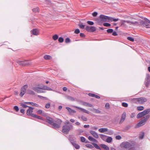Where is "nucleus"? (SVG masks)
<instances>
[{"label":"nucleus","mask_w":150,"mask_h":150,"mask_svg":"<svg viewBox=\"0 0 150 150\" xmlns=\"http://www.w3.org/2000/svg\"><path fill=\"white\" fill-rule=\"evenodd\" d=\"M46 121L50 125L53 126V128L54 129L58 128L60 127L61 125L62 121L60 119H57L55 120L52 118L50 117H47Z\"/></svg>","instance_id":"f257e3e1"},{"label":"nucleus","mask_w":150,"mask_h":150,"mask_svg":"<svg viewBox=\"0 0 150 150\" xmlns=\"http://www.w3.org/2000/svg\"><path fill=\"white\" fill-rule=\"evenodd\" d=\"M88 139L91 141L94 142H92L91 143L94 146V147L96 149L101 150V148L100 147L103 149L105 150H110L109 147L105 144H100V146H98L97 143L98 141L95 138H93V137L91 136H89L88 137Z\"/></svg>","instance_id":"f03ea898"},{"label":"nucleus","mask_w":150,"mask_h":150,"mask_svg":"<svg viewBox=\"0 0 150 150\" xmlns=\"http://www.w3.org/2000/svg\"><path fill=\"white\" fill-rule=\"evenodd\" d=\"M147 101V99L145 97H141L132 99V101L137 103L143 104Z\"/></svg>","instance_id":"7ed1b4c3"},{"label":"nucleus","mask_w":150,"mask_h":150,"mask_svg":"<svg viewBox=\"0 0 150 150\" xmlns=\"http://www.w3.org/2000/svg\"><path fill=\"white\" fill-rule=\"evenodd\" d=\"M120 146L122 150H131V144L127 142H122Z\"/></svg>","instance_id":"20e7f679"},{"label":"nucleus","mask_w":150,"mask_h":150,"mask_svg":"<svg viewBox=\"0 0 150 150\" xmlns=\"http://www.w3.org/2000/svg\"><path fill=\"white\" fill-rule=\"evenodd\" d=\"M73 128V126L71 125H64L62 127V132L65 134H68L69 131Z\"/></svg>","instance_id":"39448f33"},{"label":"nucleus","mask_w":150,"mask_h":150,"mask_svg":"<svg viewBox=\"0 0 150 150\" xmlns=\"http://www.w3.org/2000/svg\"><path fill=\"white\" fill-rule=\"evenodd\" d=\"M149 117L150 115H146L144 117V119L137 124L136 127L138 128L139 127L144 125Z\"/></svg>","instance_id":"423d86ee"},{"label":"nucleus","mask_w":150,"mask_h":150,"mask_svg":"<svg viewBox=\"0 0 150 150\" xmlns=\"http://www.w3.org/2000/svg\"><path fill=\"white\" fill-rule=\"evenodd\" d=\"M150 112V108L147 109L140 113H138L137 116V118H139L145 115Z\"/></svg>","instance_id":"0eeeda50"},{"label":"nucleus","mask_w":150,"mask_h":150,"mask_svg":"<svg viewBox=\"0 0 150 150\" xmlns=\"http://www.w3.org/2000/svg\"><path fill=\"white\" fill-rule=\"evenodd\" d=\"M144 19L145 21H142L141 23L146 28H150V25L149 24H150V21L146 18H144Z\"/></svg>","instance_id":"6e6552de"},{"label":"nucleus","mask_w":150,"mask_h":150,"mask_svg":"<svg viewBox=\"0 0 150 150\" xmlns=\"http://www.w3.org/2000/svg\"><path fill=\"white\" fill-rule=\"evenodd\" d=\"M43 86L40 87H33L32 88L33 90L38 93H44L45 91H43Z\"/></svg>","instance_id":"1a4fd4ad"},{"label":"nucleus","mask_w":150,"mask_h":150,"mask_svg":"<svg viewBox=\"0 0 150 150\" xmlns=\"http://www.w3.org/2000/svg\"><path fill=\"white\" fill-rule=\"evenodd\" d=\"M86 30L88 32H93L96 30V28L93 26H87L85 28Z\"/></svg>","instance_id":"9d476101"},{"label":"nucleus","mask_w":150,"mask_h":150,"mask_svg":"<svg viewBox=\"0 0 150 150\" xmlns=\"http://www.w3.org/2000/svg\"><path fill=\"white\" fill-rule=\"evenodd\" d=\"M29 108L27 110L26 112L27 115L28 116H31L32 117H33V115H34V114L32 113V112H33V110L34 109V108L30 106L28 108Z\"/></svg>","instance_id":"9b49d317"},{"label":"nucleus","mask_w":150,"mask_h":150,"mask_svg":"<svg viewBox=\"0 0 150 150\" xmlns=\"http://www.w3.org/2000/svg\"><path fill=\"white\" fill-rule=\"evenodd\" d=\"M18 63L20 65L22 66L28 65L30 64V63L27 61H19L18 62Z\"/></svg>","instance_id":"f8f14e48"},{"label":"nucleus","mask_w":150,"mask_h":150,"mask_svg":"<svg viewBox=\"0 0 150 150\" xmlns=\"http://www.w3.org/2000/svg\"><path fill=\"white\" fill-rule=\"evenodd\" d=\"M108 17V16L103 14L100 15L99 16V18L101 19V20L103 22L107 21Z\"/></svg>","instance_id":"ddd939ff"},{"label":"nucleus","mask_w":150,"mask_h":150,"mask_svg":"<svg viewBox=\"0 0 150 150\" xmlns=\"http://www.w3.org/2000/svg\"><path fill=\"white\" fill-rule=\"evenodd\" d=\"M140 40V38L137 36H134L132 37V42L135 41V43L138 42Z\"/></svg>","instance_id":"4468645a"},{"label":"nucleus","mask_w":150,"mask_h":150,"mask_svg":"<svg viewBox=\"0 0 150 150\" xmlns=\"http://www.w3.org/2000/svg\"><path fill=\"white\" fill-rule=\"evenodd\" d=\"M31 32L33 35H38L39 33L38 30L36 28L33 29L31 30Z\"/></svg>","instance_id":"2eb2a0df"},{"label":"nucleus","mask_w":150,"mask_h":150,"mask_svg":"<svg viewBox=\"0 0 150 150\" xmlns=\"http://www.w3.org/2000/svg\"><path fill=\"white\" fill-rule=\"evenodd\" d=\"M138 17V16H137L136 17L133 16H132V24H134L135 25L138 24V22L136 21H134L133 20V19L134 20H137V18Z\"/></svg>","instance_id":"dca6fc26"},{"label":"nucleus","mask_w":150,"mask_h":150,"mask_svg":"<svg viewBox=\"0 0 150 150\" xmlns=\"http://www.w3.org/2000/svg\"><path fill=\"white\" fill-rule=\"evenodd\" d=\"M90 132L94 137L96 138H98L99 136L97 133L95 131L91 130L90 131Z\"/></svg>","instance_id":"f3484780"},{"label":"nucleus","mask_w":150,"mask_h":150,"mask_svg":"<svg viewBox=\"0 0 150 150\" xmlns=\"http://www.w3.org/2000/svg\"><path fill=\"white\" fill-rule=\"evenodd\" d=\"M76 108H77V109H79V110H81V111H82V112H84V113H87L88 114H89L90 112L86 110L84 108H80V107H77V106H76Z\"/></svg>","instance_id":"a211bd4d"},{"label":"nucleus","mask_w":150,"mask_h":150,"mask_svg":"<svg viewBox=\"0 0 150 150\" xmlns=\"http://www.w3.org/2000/svg\"><path fill=\"white\" fill-rule=\"evenodd\" d=\"M150 84V80L149 79H147V77H146L144 81V84L146 86L148 87L149 86Z\"/></svg>","instance_id":"6ab92c4d"},{"label":"nucleus","mask_w":150,"mask_h":150,"mask_svg":"<svg viewBox=\"0 0 150 150\" xmlns=\"http://www.w3.org/2000/svg\"><path fill=\"white\" fill-rule=\"evenodd\" d=\"M66 109L68 110V111L69 112V113L71 114L72 113H75L76 112V111L74 110H72L71 108L67 107H66Z\"/></svg>","instance_id":"aec40b11"},{"label":"nucleus","mask_w":150,"mask_h":150,"mask_svg":"<svg viewBox=\"0 0 150 150\" xmlns=\"http://www.w3.org/2000/svg\"><path fill=\"white\" fill-rule=\"evenodd\" d=\"M28 87V86L27 85H25L23 86L21 89V91L24 93H25L26 91V89Z\"/></svg>","instance_id":"412c9836"},{"label":"nucleus","mask_w":150,"mask_h":150,"mask_svg":"<svg viewBox=\"0 0 150 150\" xmlns=\"http://www.w3.org/2000/svg\"><path fill=\"white\" fill-rule=\"evenodd\" d=\"M108 129L106 128H102L98 129L99 132L101 133H103L108 131Z\"/></svg>","instance_id":"4be33fe9"},{"label":"nucleus","mask_w":150,"mask_h":150,"mask_svg":"<svg viewBox=\"0 0 150 150\" xmlns=\"http://www.w3.org/2000/svg\"><path fill=\"white\" fill-rule=\"evenodd\" d=\"M107 138L106 139V142L108 143H110L112 141V139L111 137H107Z\"/></svg>","instance_id":"5701e85b"},{"label":"nucleus","mask_w":150,"mask_h":150,"mask_svg":"<svg viewBox=\"0 0 150 150\" xmlns=\"http://www.w3.org/2000/svg\"><path fill=\"white\" fill-rule=\"evenodd\" d=\"M145 133L144 132H141L139 134V139H142L144 138Z\"/></svg>","instance_id":"b1692460"},{"label":"nucleus","mask_w":150,"mask_h":150,"mask_svg":"<svg viewBox=\"0 0 150 150\" xmlns=\"http://www.w3.org/2000/svg\"><path fill=\"white\" fill-rule=\"evenodd\" d=\"M33 115V117H35L36 118H37L38 119L41 120H44V118H43V117L41 116H38L36 114H35L34 115Z\"/></svg>","instance_id":"393cba45"},{"label":"nucleus","mask_w":150,"mask_h":150,"mask_svg":"<svg viewBox=\"0 0 150 150\" xmlns=\"http://www.w3.org/2000/svg\"><path fill=\"white\" fill-rule=\"evenodd\" d=\"M96 21L98 24L100 25H102L103 24V22L101 20V19L99 18L97 19Z\"/></svg>","instance_id":"a878e982"},{"label":"nucleus","mask_w":150,"mask_h":150,"mask_svg":"<svg viewBox=\"0 0 150 150\" xmlns=\"http://www.w3.org/2000/svg\"><path fill=\"white\" fill-rule=\"evenodd\" d=\"M68 139L72 145L75 143V141L74 140L73 138L69 137L68 138Z\"/></svg>","instance_id":"bb28decb"},{"label":"nucleus","mask_w":150,"mask_h":150,"mask_svg":"<svg viewBox=\"0 0 150 150\" xmlns=\"http://www.w3.org/2000/svg\"><path fill=\"white\" fill-rule=\"evenodd\" d=\"M27 93L32 95H34L35 94L34 91L30 90H27Z\"/></svg>","instance_id":"cd10ccee"},{"label":"nucleus","mask_w":150,"mask_h":150,"mask_svg":"<svg viewBox=\"0 0 150 150\" xmlns=\"http://www.w3.org/2000/svg\"><path fill=\"white\" fill-rule=\"evenodd\" d=\"M85 146L87 148L92 149H94V146H93L92 145L88 144H86L85 145Z\"/></svg>","instance_id":"c85d7f7f"},{"label":"nucleus","mask_w":150,"mask_h":150,"mask_svg":"<svg viewBox=\"0 0 150 150\" xmlns=\"http://www.w3.org/2000/svg\"><path fill=\"white\" fill-rule=\"evenodd\" d=\"M107 132L105 133L109 135H112L114 133V132L113 130H109L108 129Z\"/></svg>","instance_id":"c756f323"},{"label":"nucleus","mask_w":150,"mask_h":150,"mask_svg":"<svg viewBox=\"0 0 150 150\" xmlns=\"http://www.w3.org/2000/svg\"><path fill=\"white\" fill-rule=\"evenodd\" d=\"M43 89L44 90H47L48 91H52L53 90L51 88H50L46 86H43Z\"/></svg>","instance_id":"7c9ffc66"},{"label":"nucleus","mask_w":150,"mask_h":150,"mask_svg":"<svg viewBox=\"0 0 150 150\" xmlns=\"http://www.w3.org/2000/svg\"><path fill=\"white\" fill-rule=\"evenodd\" d=\"M44 58L46 60H48L50 59L52 57L50 55L46 54L44 56Z\"/></svg>","instance_id":"2f4dec72"},{"label":"nucleus","mask_w":150,"mask_h":150,"mask_svg":"<svg viewBox=\"0 0 150 150\" xmlns=\"http://www.w3.org/2000/svg\"><path fill=\"white\" fill-rule=\"evenodd\" d=\"M25 103V102L24 103H22L21 104V105L22 106L23 108H29L30 107L29 106L27 105Z\"/></svg>","instance_id":"473e14b6"},{"label":"nucleus","mask_w":150,"mask_h":150,"mask_svg":"<svg viewBox=\"0 0 150 150\" xmlns=\"http://www.w3.org/2000/svg\"><path fill=\"white\" fill-rule=\"evenodd\" d=\"M52 38L54 40H56L58 39L59 36L58 35L56 34L52 36Z\"/></svg>","instance_id":"72a5a7b5"},{"label":"nucleus","mask_w":150,"mask_h":150,"mask_svg":"<svg viewBox=\"0 0 150 150\" xmlns=\"http://www.w3.org/2000/svg\"><path fill=\"white\" fill-rule=\"evenodd\" d=\"M131 126L130 125H128L126 126L124 129V131L125 132L131 128Z\"/></svg>","instance_id":"f704fd0d"},{"label":"nucleus","mask_w":150,"mask_h":150,"mask_svg":"<svg viewBox=\"0 0 150 150\" xmlns=\"http://www.w3.org/2000/svg\"><path fill=\"white\" fill-rule=\"evenodd\" d=\"M126 117V113L125 112H124L122 115L121 118L122 119L125 120Z\"/></svg>","instance_id":"c9c22d12"},{"label":"nucleus","mask_w":150,"mask_h":150,"mask_svg":"<svg viewBox=\"0 0 150 150\" xmlns=\"http://www.w3.org/2000/svg\"><path fill=\"white\" fill-rule=\"evenodd\" d=\"M73 145L76 149H79L80 148V146L79 144L75 143Z\"/></svg>","instance_id":"e433bc0d"},{"label":"nucleus","mask_w":150,"mask_h":150,"mask_svg":"<svg viewBox=\"0 0 150 150\" xmlns=\"http://www.w3.org/2000/svg\"><path fill=\"white\" fill-rule=\"evenodd\" d=\"M83 104L84 105L86 106H88L89 107H92L93 106V105L92 104L89 103H88L86 102L84 103Z\"/></svg>","instance_id":"4c0bfd02"},{"label":"nucleus","mask_w":150,"mask_h":150,"mask_svg":"<svg viewBox=\"0 0 150 150\" xmlns=\"http://www.w3.org/2000/svg\"><path fill=\"white\" fill-rule=\"evenodd\" d=\"M13 109L16 111V112H18L19 110V108L18 106L15 105L13 107Z\"/></svg>","instance_id":"58836bf2"},{"label":"nucleus","mask_w":150,"mask_h":150,"mask_svg":"<svg viewBox=\"0 0 150 150\" xmlns=\"http://www.w3.org/2000/svg\"><path fill=\"white\" fill-rule=\"evenodd\" d=\"M58 41L60 43H62L64 41V39L62 37H59L58 39Z\"/></svg>","instance_id":"ea45409f"},{"label":"nucleus","mask_w":150,"mask_h":150,"mask_svg":"<svg viewBox=\"0 0 150 150\" xmlns=\"http://www.w3.org/2000/svg\"><path fill=\"white\" fill-rule=\"evenodd\" d=\"M103 25L104 26L106 27H110L111 25L110 23H104L103 24Z\"/></svg>","instance_id":"a19ab883"},{"label":"nucleus","mask_w":150,"mask_h":150,"mask_svg":"<svg viewBox=\"0 0 150 150\" xmlns=\"http://www.w3.org/2000/svg\"><path fill=\"white\" fill-rule=\"evenodd\" d=\"M33 12H39V8H34L32 9Z\"/></svg>","instance_id":"79ce46f5"},{"label":"nucleus","mask_w":150,"mask_h":150,"mask_svg":"<svg viewBox=\"0 0 150 150\" xmlns=\"http://www.w3.org/2000/svg\"><path fill=\"white\" fill-rule=\"evenodd\" d=\"M79 27L82 29H84L85 28V25H83L82 23H80L79 24Z\"/></svg>","instance_id":"37998d69"},{"label":"nucleus","mask_w":150,"mask_h":150,"mask_svg":"<svg viewBox=\"0 0 150 150\" xmlns=\"http://www.w3.org/2000/svg\"><path fill=\"white\" fill-rule=\"evenodd\" d=\"M144 109V107L143 106H140L137 107V109L138 110L141 111L143 110Z\"/></svg>","instance_id":"c03bdc74"},{"label":"nucleus","mask_w":150,"mask_h":150,"mask_svg":"<svg viewBox=\"0 0 150 150\" xmlns=\"http://www.w3.org/2000/svg\"><path fill=\"white\" fill-rule=\"evenodd\" d=\"M113 29L111 28L108 29L107 30V32L108 33H111L113 32Z\"/></svg>","instance_id":"a18cd8bd"},{"label":"nucleus","mask_w":150,"mask_h":150,"mask_svg":"<svg viewBox=\"0 0 150 150\" xmlns=\"http://www.w3.org/2000/svg\"><path fill=\"white\" fill-rule=\"evenodd\" d=\"M87 23L90 25H93L94 24V23L93 21H87Z\"/></svg>","instance_id":"49530a36"},{"label":"nucleus","mask_w":150,"mask_h":150,"mask_svg":"<svg viewBox=\"0 0 150 150\" xmlns=\"http://www.w3.org/2000/svg\"><path fill=\"white\" fill-rule=\"evenodd\" d=\"M122 106L127 107L128 106V104L125 102H123L122 103Z\"/></svg>","instance_id":"de8ad7c7"},{"label":"nucleus","mask_w":150,"mask_h":150,"mask_svg":"<svg viewBox=\"0 0 150 150\" xmlns=\"http://www.w3.org/2000/svg\"><path fill=\"white\" fill-rule=\"evenodd\" d=\"M113 18L108 16L107 21L108 22H112V21H113Z\"/></svg>","instance_id":"09e8293b"},{"label":"nucleus","mask_w":150,"mask_h":150,"mask_svg":"<svg viewBox=\"0 0 150 150\" xmlns=\"http://www.w3.org/2000/svg\"><path fill=\"white\" fill-rule=\"evenodd\" d=\"M67 98L69 100H71V101H74V100H75V99L73 97L71 96H67Z\"/></svg>","instance_id":"8fccbe9b"},{"label":"nucleus","mask_w":150,"mask_h":150,"mask_svg":"<svg viewBox=\"0 0 150 150\" xmlns=\"http://www.w3.org/2000/svg\"><path fill=\"white\" fill-rule=\"evenodd\" d=\"M81 141L82 142H84L85 141L86 138L83 137H80Z\"/></svg>","instance_id":"3c124183"},{"label":"nucleus","mask_w":150,"mask_h":150,"mask_svg":"<svg viewBox=\"0 0 150 150\" xmlns=\"http://www.w3.org/2000/svg\"><path fill=\"white\" fill-rule=\"evenodd\" d=\"M71 42V40L70 38L68 37L66 38L65 40V42L66 43H68Z\"/></svg>","instance_id":"603ef678"},{"label":"nucleus","mask_w":150,"mask_h":150,"mask_svg":"<svg viewBox=\"0 0 150 150\" xmlns=\"http://www.w3.org/2000/svg\"><path fill=\"white\" fill-rule=\"evenodd\" d=\"M115 138L117 140H120L122 138V137L120 135H118L115 137Z\"/></svg>","instance_id":"864d4df0"},{"label":"nucleus","mask_w":150,"mask_h":150,"mask_svg":"<svg viewBox=\"0 0 150 150\" xmlns=\"http://www.w3.org/2000/svg\"><path fill=\"white\" fill-rule=\"evenodd\" d=\"M82 120L84 121H86L87 120V118L86 117L83 116V115L81 116V117Z\"/></svg>","instance_id":"5fc2aeb1"},{"label":"nucleus","mask_w":150,"mask_h":150,"mask_svg":"<svg viewBox=\"0 0 150 150\" xmlns=\"http://www.w3.org/2000/svg\"><path fill=\"white\" fill-rule=\"evenodd\" d=\"M80 32L79 29L77 28L74 31V33L76 34H79Z\"/></svg>","instance_id":"6e6d98bb"},{"label":"nucleus","mask_w":150,"mask_h":150,"mask_svg":"<svg viewBox=\"0 0 150 150\" xmlns=\"http://www.w3.org/2000/svg\"><path fill=\"white\" fill-rule=\"evenodd\" d=\"M50 106V103H47L45 105V107L46 108H49Z\"/></svg>","instance_id":"4d7b16f0"},{"label":"nucleus","mask_w":150,"mask_h":150,"mask_svg":"<svg viewBox=\"0 0 150 150\" xmlns=\"http://www.w3.org/2000/svg\"><path fill=\"white\" fill-rule=\"evenodd\" d=\"M100 137H101V138L103 140H104V139H103L104 138L106 137H107V136L105 134H100Z\"/></svg>","instance_id":"13d9d810"},{"label":"nucleus","mask_w":150,"mask_h":150,"mask_svg":"<svg viewBox=\"0 0 150 150\" xmlns=\"http://www.w3.org/2000/svg\"><path fill=\"white\" fill-rule=\"evenodd\" d=\"M112 33V35L114 36H116L118 35V34L117 32L115 31H114V30H113V32Z\"/></svg>","instance_id":"bf43d9fd"},{"label":"nucleus","mask_w":150,"mask_h":150,"mask_svg":"<svg viewBox=\"0 0 150 150\" xmlns=\"http://www.w3.org/2000/svg\"><path fill=\"white\" fill-rule=\"evenodd\" d=\"M105 107L107 109H109L110 108V104L108 103H107L105 104Z\"/></svg>","instance_id":"052dcab7"},{"label":"nucleus","mask_w":150,"mask_h":150,"mask_svg":"<svg viewBox=\"0 0 150 150\" xmlns=\"http://www.w3.org/2000/svg\"><path fill=\"white\" fill-rule=\"evenodd\" d=\"M98 14V13L96 12H94L92 13V15L93 17H96Z\"/></svg>","instance_id":"680f3d73"},{"label":"nucleus","mask_w":150,"mask_h":150,"mask_svg":"<svg viewBox=\"0 0 150 150\" xmlns=\"http://www.w3.org/2000/svg\"><path fill=\"white\" fill-rule=\"evenodd\" d=\"M95 94L93 93H89L88 94V95L91 97H94Z\"/></svg>","instance_id":"e2e57ef3"},{"label":"nucleus","mask_w":150,"mask_h":150,"mask_svg":"<svg viewBox=\"0 0 150 150\" xmlns=\"http://www.w3.org/2000/svg\"><path fill=\"white\" fill-rule=\"evenodd\" d=\"M25 103H26V104H30L32 105H33L34 103L32 102H25Z\"/></svg>","instance_id":"0e129e2a"},{"label":"nucleus","mask_w":150,"mask_h":150,"mask_svg":"<svg viewBox=\"0 0 150 150\" xmlns=\"http://www.w3.org/2000/svg\"><path fill=\"white\" fill-rule=\"evenodd\" d=\"M80 36L82 38L85 37L86 36L83 33H80Z\"/></svg>","instance_id":"69168bd1"},{"label":"nucleus","mask_w":150,"mask_h":150,"mask_svg":"<svg viewBox=\"0 0 150 150\" xmlns=\"http://www.w3.org/2000/svg\"><path fill=\"white\" fill-rule=\"evenodd\" d=\"M132 150H137L138 149V147L137 146L132 147Z\"/></svg>","instance_id":"338daca9"},{"label":"nucleus","mask_w":150,"mask_h":150,"mask_svg":"<svg viewBox=\"0 0 150 150\" xmlns=\"http://www.w3.org/2000/svg\"><path fill=\"white\" fill-rule=\"evenodd\" d=\"M38 114H41L42 113V110H39L37 111Z\"/></svg>","instance_id":"774afa93"}]
</instances>
